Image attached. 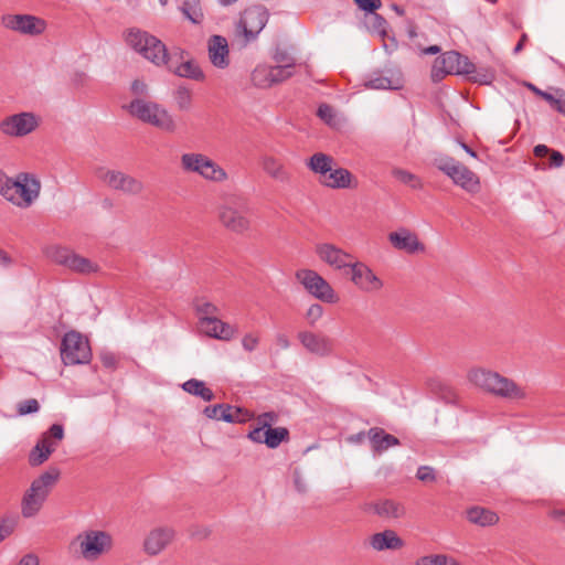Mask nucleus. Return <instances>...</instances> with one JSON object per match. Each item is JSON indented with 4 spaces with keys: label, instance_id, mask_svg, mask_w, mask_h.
Instances as JSON below:
<instances>
[{
    "label": "nucleus",
    "instance_id": "1",
    "mask_svg": "<svg viewBox=\"0 0 565 565\" xmlns=\"http://www.w3.org/2000/svg\"><path fill=\"white\" fill-rule=\"evenodd\" d=\"M126 41L131 49L157 66H166L180 77L193 81L204 79L202 70L193 60L180 62L183 51L177 50L168 53L163 42L145 31L130 29Z\"/></svg>",
    "mask_w": 565,
    "mask_h": 565
},
{
    "label": "nucleus",
    "instance_id": "2",
    "mask_svg": "<svg viewBox=\"0 0 565 565\" xmlns=\"http://www.w3.org/2000/svg\"><path fill=\"white\" fill-rule=\"evenodd\" d=\"M467 379L482 392L507 402L520 403L527 398L524 386L490 369L472 367L468 371Z\"/></svg>",
    "mask_w": 565,
    "mask_h": 565
},
{
    "label": "nucleus",
    "instance_id": "3",
    "mask_svg": "<svg viewBox=\"0 0 565 565\" xmlns=\"http://www.w3.org/2000/svg\"><path fill=\"white\" fill-rule=\"evenodd\" d=\"M125 109L132 117L162 131L173 134L177 130L173 116L158 103L145 98H135L129 105L125 106Z\"/></svg>",
    "mask_w": 565,
    "mask_h": 565
},
{
    "label": "nucleus",
    "instance_id": "4",
    "mask_svg": "<svg viewBox=\"0 0 565 565\" xmlns=\"http://www.w3.org/2000/svg\"><path fill=\"white\" fill-rule=\"evenodd\" d=\"M58 477L60 470L50 468L32 481L21 503V513L24 518H32L38 514Z\"/></svg>",
    "mask_w": 565,
    "mask_h": 565
},
{
    "label": "nucleus",
    "instance_id": "5",
    "mask_svg": "<svg viewBox=\"0 0 565 565\" xmlns=\"http://www.w3.org/2000/svg\"><path fill=\"white\" fill-rule=\"evenodd\" d=\"M252 215L248 199L232 196L221 207L220 221L227 230L241 234L249 230Z\"/></svg>",
    "mask_w": 565,
    "mask_h": 565
},
{
    "label": "nucleus",
    "instance_id": "6",
    "mask_svg": "<svg viewBox=\"0 0 565 565\" xmlns=\"http://www.w3.org/2000/svg\"><path fill=\"white\" fill-rule=\"evenodd\" d=\"M40 181L30 173L21 172L14 180H10L4 190V198L19 207H29L39 198Z\"/></svg>",
    "mask_w": 565,
    "mask_h": 565
},
{
    "label": "nucleus",
    "instance_id": "7",
    "mask_svg": "<svg viewBox=\"0 0 565 565\" xmlns=\"http://www.w3.org/2000/svg\"><path fill=\"white\" fill-rule=\"evenodd\" d=\"M436 167L439 171L451 179L452 183L470 194L480 191V179L472 170L460 161L444 157L436 160Z\"/></svg>",
    "mask_w": 565,
    "mask_h": 565
},
{
    "label": "nucleus",
    "instance_id": "8",
    "mask_svg": "<svg viewBox=\"0 0 565 565\" xmlns=\"http://www.w3.org/2000/svg\"><path fill=\"white\" fill-rule=\"evenodd\" d=\"M46 256L57 265L81 275H90L99 270V266L89 258L81 256L73 249L64 246H49L45 249Z\"/></svg>",
    "mask_w": 565,
    "mask_h": 565
},
{
    "label": "nucleus",
    "instance_id": "9",
    "mask_svg": "<svg viewBox=\"0 0 565 565\" xmlns=\"http://www.w3.org/2000/svg\"><path fill=\"white\" fill-rule=\"evenodd\" d=\"M60 351L65 365L87 364L92 359L88 339L75 330L64 334Z\"/></svg>",
    "mask_w": 565,
    "mask_h": 565
},
{
    "label": "nucleus",
    "instance_id": "10",
    "mask_svg": "<svg viewBox=\"0 0 565 565\" xmlns=\"http://www.w3.org/2000/svg\"><path fill=\"white\" fill-rule=\"evenodd\" d=\"M269 20L268 9L260 4L254 3L245 8L239 15L237 29L244 38V44L254 42L259 33L264 30Z\"/></svg>",
    "mask_w": 565,
    "mask_h": 565
},
{
    "label": "nucleus",
    "instance_id": "11",
    "mask_svg": "<svg viewBox=\"0 0 565 565\" xmlns=\"http://www.w3.org/2000/svg\"><path fill=\"white\" fill-rule=\"evenodd\" d=\"M96 177L109 189L125 195L138 196L145 191V183L141 180L120 170L99 167Z\"/></svg>",
    "mask_w": 565,
    "mask_h": 565
},
{
    "label": "nucleus",
    "instance_id": "12",
    "mask_svg": "<svg viewBox=\"0 0 565 565\" xmlns=\"http://www.w3.org/2000/svg\"><path fill=\"white\" fill-rule=\"evenodd\" d=\"M184 171L193 172L212 182H223L227 179L226 171L215 161L203 153H184L181 157Z\"/></svg>",
    "mask_w": 565,
    "mask_h": 565
},
{
    "label": "nucleus",
    "instance_id": "13",
    "mask_svg": "<svg viewBox=\"0 0 565 565\" xmlns=\"http://www.w3.org/2000/svg\"><path fill=\"white\" fill-rule=\"evenodd\" d=\"M76 542H78L81 554L86 561H96L113 548V537L106 531H86L77 535L73 544Z\"/></svg>",
    "mask_w": 565,
    "mask_h": 565
},
{
    "label": "nucleus",
    "instance_id": "14",
    "mask_svg": "<svg viewBox=\"0 0 565 565\" xmlns=\"http://www.w3.org/2000/svg\"><path fill=\"white\" fill-rule=\"evenodd\" d=\"M296 278L315 298L327 303H335L338 301L339 298L331 285L317 271L300 269L296 273Z\"/></svg>",
    "mask_w": 565,
    "mask_h": 565
},
{
    "label": "nucleus",
    "instance_id": "15",
    "mask_svg": "<svg viewBox=\"0 0 565 565\" xmlns=\"http://www.w3.org/2000/svg\"><path fill=\"white\" fill-rule=\"evenodd\" d=\"M39 126L33 113H19L3 118L0 121V131L8 137H23L31 134Z\"/></svg>",
    "mask_w": 565,
    "mask_h": 565
},
{
    "label": "nucleus",
    "instance_id": "16",
    "mask_svg": "<svg viewBox=\"0 0 565 565\" xmlns=\"http://www.w3.org/2000/svg\"><path fill=\"white\" fill-rule=\"evenodd\" d=\"M1 22L9 30L32 36L42 34L46 28L43 19L31 14H4Z\"/></svg>",
    "mask_w": 565,
    "mask_h": 565
},
{
    "label": "nucleus",
    "instance_id": "17",
    "mask_svg": "<svg viewBox=\"0 0 565 565\" xmlns=\"http://www.w3.org/2000/svg\"><path fill=\"white\" fill-rule=\"evenodd\" d=\"M316 254L320 260L338 270L350 268L354 260V257L351 254L331 243L317 244Z\"/></svg>",
    "mask_w": 565,
    "mask_h": 565
},
{
    "label": "nucleus",
    "instance_id": "18",
    "mask_svg": "<svg viewBox=\"0 0 565 565\" xmlns=\"http://www.w3.org/2000/svg\"><path fill=\"white\" fill-rule=\"evenodd\" d=\"M350 270L351 280L361 290L372 292L377 291L383 287L382 280L365 264L353 260L350 266Z\"/></svg>",
    "mask_w": 565,
    "mask_h": 565
},
{
    "label": "nucleus",
    "instance_id": "19",
    "mask_svg": "<svg viewBox=\"0 0 565 565\" xmlns=\"http://www.w3.org/2000/svg\"><path fill=\"white\" fill-rule=\"evenodd\" d=\"M298 340L303 348L318 356H328L332 354V340L326 335L316 334L310 331H300L297 334Z\"/></svg>",
    "mask_w": 565,
    "mask_h": 565
},
{
    "label": "nucleus",
    "instance_id": "20",
    "mask_svg": "<svg viewBox=\"0 0 565 565\" xmlns=\"http://www.w3.org/2000/svg\"><path fill=\"white\" fill-rule=\"evenodd\" d=\"M174 531L171 527H157L149 532L143 542V551L156 556L160 554L173 540Z\"/></svg>",
    "mask_w": 565,
    "mask_h": 565
},
{
    "label": "nucleus",
    "instance_id": "21",
    "mask_svg": "<svg viewBox=\"0 0 565 565\" xmlns=\"http://www.w3.org/2000/svg\"><path fill=\"white\" fill-rule=\"evenodd\" d=\"M388 241L396 249L404 250L409 254L423 252L425 249V246L418 241L417 235L404 227L390 233Z\"/></svg>",
    "mask_w": 565,
    "mask_h": 565
},
{
    "label": "nucleus",
    "instance_id": "22",
    "mask_svg": "<svg viewBox=\"0 0 565 565\" xmlns=\"http://www.w3.org/2000/svg\"><path fill=\"white\" fill-rule=\"evenodd\" d=\"M209 57L211 63L218 68L230 65L228 43L222 35H212L207 42Z\"/></svg>",
    "mask_w": 565,
    "mask_h": 565
},
{
    "label": "nucleus",
    "instance_id": "23",
    "mask_svg": "<svg viewBox=\"0 0 565 565\" xmlns=\"http://www.w3.org/2000/svg\"><path fill=\"white\" fill-rule=\"evenodd\" d=\"M460 53L456 51H448L438 56L433 65L431 76L434 79H440L449 74H456L459 72Z\"/></svg>",
    "mask_w": 565,
    "mask_h": 565
},
{
    "label": "nucleus",
    "instance_id": "24",
    "mask_svg": "<svg viewBox=\"0 0 565 565\" xmlns=\"http://www.w3.org/2000/svg\"><path fill=\"white\" fill-rule=\"evenodd\" d=\"M204 326H200L203 332L210 337L222 341H230L237 333L236 327L216 319H204Z\"/></svg>",
    "mask_w": 565,
    "mask_h": 565
},
{
    "label": "nucleus",
    "instance_id": "25",
    "mask_svg": "<svg viewBox=\"0 0 565 565\" xmlns=\"http://www.w3.org/2000/svg\"><path fill=\"white\" fill-rule=\"evenodd\" d=\"M370 544L375 551L399 550L404 546V541L393 530H385L375 533L370 539Z\"/></svg>",
    "mask_w": 565,
    "mask_h": 565
},
{
    "label": "nucleus",
    "instance_id": "26",
    "mask_svg": "<svg viewBox=\"0 0 565 565\" xmlns=\"http://www.w3.org/2000/svg\"><path fill=\"white\" fill-rule=\"evenodd\" d=\"M367 437L371 441L373 450L377 454H382L386 451L388 448L398 446L401 444L398 438L391 434H387L381 427L370 428L367 431Z\"/></svg>",
    "mask_w": 565,
    "mask_h": 565
},
{
    "label": "nucleus",
    "instance_id": "27",
    "mask_svg": "<svg viewBox=\"0 0 565 565\" xmlns=\"http://www.w3.org/2000/svg\"><path fill=\"white\" fill-rule=\"evenodd\" d=\"M466 516L470 523L481 527L492 526L499 522L497 512L479 505L469 508Z\"/></svg>",
    "mask_w": 565,
    "mask_h": 565
},
{
    "label": "nucleus",
    "instance_id": "28",
    "mask_svg": "<svg viewBox=\"0 0 565 565\" xmlns=\"http://www.w3.org/2000/svg\"><path fill=\"white\" fill-rule=\"evenodd\" d=\"M374 512L383 519H399L405 515V507L394 500L383 499L373 504Z\"/></svg>",
    "mask_w": 565,
    "mask_h": 565
},
{
    "label": "nucleus",
    "instance_id": "29",
    "mask_svg": "<svg viewBox=\"0 0 565 565\" xmlns=\"http://www.w3.org/2000/svg\"><path fill=\"white\" fill-rule=\"evenodd\" d=\"M352 174L348 169L337 168L328 172V174L320 179V182L331 189H348L351 186Z\"/></svg>",
    "mask_w": 565,
    "mask_h": 565
},
{
    "label": "nucleus",
    "instance_id": "30",
    "mask_svg": "<svg viewBox=\"0 0 565 565\" xmlns=\"http://www.w3.org/2000/svg\"><path fill=\"white\" fill-rule=\"evenodd\" d=\"M262 168L263 170L273 179L279 182H288L290 180V174L286 170L285 166L280 160L273 156H264L262 158Z\"/></svg>",
    "mask_w": 565,
    "mask_h": 565
},
{
    "label": "nucleus",
    "instance_id": "31",
    "mask_svg": "<svg viewBox=\"0 0 565 565\" xmlns=\"http://www.w3.org/2000/svg\"><path fill=\"white\" fill-rule=\"evenodd\" d=\"M365 87L371 89H399L403 87V82L401 76L390 77L385 76L382 73H374L370 76V78L365 82Z\"/></svg>",
    "mask_w": 565,
    "mask_h": 565
},
{
    "label": "nucleus",
    "instance_id": "32",
    "mask_svg": "<svg viewBox=\"0 0 565 565\" xmlns=\"http://www.w3.org/2000/svg\"><path fill=\"white\" fill-rule=\"evenodd\" d=\"M334 160L323 152L312 154L307 163L308 168L323 179L333 167Z\"/></svg>",
    "mask_w": 565,
    "mask_h": 565
},
{
    "label": "nucleus",
    "instance_id": "33",
    "mask_svg": "<svg viewBox=\"0 0 565 565\" xmlns=\"http://www.w3.org/2000/svg\"><path fill=\"white\" fill-rule=\"evenodd\" d=\"M183 391L186 393L199 396L205 402H210L214 398V393L209 388L203 381L191 379L182 384Z\"/></svg>",
    "mask_w": 565,
    "mask_h": 565
},
{
    "label": "nucleus",
    "instance_id": "34",
    "mask_svg": "<svg viewBox=\"0 0 565 565\" xmlns=\"http://www.w3.org/2000/svg\"><path fill=\"white\" fill-rule=\"evenodd\" d=\"M172 98L175 103L178 110L189 111L192 108L193 93L188 86L179 85L172 92Z\"/></svg>",
    "mask_w": 565,
    "mask_h": 565
},
{
    "label": "nucleus",
    "instance_id": "35",
    "mask_svg": "<svg viewBox=\"0 0 565 565\" xmlns=\"http://www.w3.org/2000/svg\"><path fill=\"white\" fill-rule=\"evenodd\" d=\"M223 408L220 413V420L226 423H244L249 418V413L241 407L222 404Z\"/></svg>",
    "mask_w": 565,
    "mask_h": 565
},
{
    "label": "nucleus",
    "instance_id": "36",
    "mask_svg": "<svg viewBox=\"0 0 565 565\" xmlns=\"http://www.w3.org/2000/svg\"><path fill=\"white\" fill-rule=\"evenodd\" d=\"M534 156L537 158H546L548 157V167L550 168H561L564 164L565 158L562 152L557 150H552L545 145H537L534 147Z\"/></svg>",
    "mask_w": 565,
    "mask_h": 565
},
{
    "label": "nucleus",
    "instance_id": "37",
    "mask_svg": "<svg viewBox=\"0 0 565 565\" xmlns=\"http://www.w3.org/2000/svg\"><path fill=\"white\" fill-rule=\"evenodd\" d=\"M180 9L183 15L193 24L203 22L204 13L200 0H184Z\"/></svg>",
    "mask_w": 565,
    "mask_h": 565
},
{
    "label": "nucleus",
    "instance_id": "38",
    "mask_svg": "<svg viewBox=\"0 0 565 565\" xmlns=\"http://www.w3.org/2000/svg\"><path fill=\"white\" fill-rule=\"evenodd\" d=\"M289 439V430L286 427H275L271 426L266 428V436L263 439L264 444L271 449L277 448L282 441H287Z\"/></svg>",
    "mask_w": 565,
    "mask_h": 565
},
{
    "label": "nucleus",
    "instance_id": "39",
    "mask_svg": "<svg viewBox=\"0 0 565 565\" xmlns=\"http://www.w3.org/2000/svg\"><path fill=\"white\" fill-rule=\"evenodd\" d=\"M194 309L199 316L200 326H204V319H216V315L218 313V308L203 298H196L193 302Z\"/></svg>",
    "mask_w": 565,
    "mask_h": 565
},
{
    "label": "nucleus",
    "instance_id": "40",
    "mask_svg": "<svg viewBox=\"0 0 565 565\" xmlns=\"http://www.w3.org/2000/svg\"><path fill=\"white\" fill-rule=\"evenodd\" d=\"M270 66L266 64L257 65L252 72V83L259 88H268L273 86Z\"/></svg>",
    "mask_w": 565,
    "mask_h": 565
},
{
    "label": "nucleus",
    "instance_id": "41",
    "mask_svg": "<svg viewBox=\"0 0 565 565\" xmlns=\"http://www.w3.org/2000/svg\"><path fill=\"white\" fill-rule=\"evenodd\" d=\"M45 441H38L29 455V462L31 466L36 467L42 465L49 459L51 454L54 451L53 446H44Z\"/></svg>",
    "mask_w": 565,
    "mask_h": 565
},
{
    "label": "nucleus",
    "instance_id": "42",
    "mask_svg": "<svg viewBox=\"0 0 565 565\" xmlns=\"http://www.w3.org/2000/svg\"><path fill=\"white\" fill-rule=\"evenodd\" d=\"M392 175L399 182L411 186L412 189L418 190L423 188L422 180L416 174L407 170L395 168L392 170Z\"/></svg>",
    "mask_w": 565,
    "mask_h": 565
},
{
    "label": "nucleus",
    "instance_id": "43",
    "mask_svg": "<svg viewBox=\"0 0 565 565\" xmlns=\"http://www.w3.org/2000/svg\"><path fill=\"white\" fill-rule=\"evenodd\" d=\"M294 67L295 63H286V64H278L276 66H270V75H271V82L273 85L281 83L294 74Z\"/></svg>",
    "mask_w": 565,
    "mask_h": 565
},
{
    "label": "nucleus",
    "instance_id": "44",
    "mask_svg": "<svg viewBox=\"0 0 565 565\" xmlns=\"http://www.w3.org/2000/svg\"><path fill=\"white\" fill-rule=\"evenodd\" d=\"M64 438V428L61 424H53L50 429L44 433L39 441H45L44 446H53L55 449L57 444L55 440H62Z\"/></svg>",
    "mask_w": 565,
    "mask_h": 565
},
{
    "label": "nucleus",
    "instance_id": "45",
    "mask_svg": "<svg viewBox=\"0 0 565 565\" xmlns=\"http://www.w3.org/2000/svg\"><path fill=\"white\" fill-rule=\"evenodd\" d=\"M17 524V515H8L0 519V543L14 532Z\"/></svg>",
    "mask_w": 565,
    "mask_h": 565
},
{
    "label": "nucleus",
    "instance_id": "46",
    "mask_svg": "<svg viewBox=\"0 0 565 565\" xmlns=\"http://www.w3.org/2000/svg\"><path fill=\"white\" fill-rule=\"evenodd\" d=\"M556 93L558 95L557 97L547 93L546 96H544V100H546L554 110L565 115V90L556 89Z\"/></svg>",
    "mask_w": 565,
    "mask_h": 565
},
{
    "label": "nucleus",
    "instance_id": "47",
    "mask_svg": "<svg viewBox=\"0 0 565 565\" xmlns=\"http://www.w3.org/2000/svg\"><path fill=\"white\" fill-rule=\"evenodd\" d=\"M40 404L35 398L22 401L17 406V412L20 416H25L39 412Z\"/></svg>",
    "mask_w": 565,
    "mask_h": 565
},
{
    "label": "nucleus",
    "instance_id": "48",
    "mask_svg": "<svg viewBox=\"0 0 565 565\" xmlns=\"http://www.w3.org/2000/svg\"><path fill=\"white\" fill-rule=\"evenodd\" d=\"M386 25L387 22L382 15L377 13L372 14L369 26L372 31L377 32L384 38L386 35Z\"/></svg>",
    "mask_w": 565,
    "mask_h": 565
},
{
    "label": "nucleus",
    "instance_id": "49",
    "mask_svg": "<svg viewBox=\"0 0 565 565\" xmlns=\"http://www.w3.org/2000/svg\"><path fill=\"white\" fill-rule=\"evenodd\" d=\"M469 78L475 83L484 85L490 84L493 81L494 75L487 68H476V73L470 74Z\"/></svg>",
    "mask_w": 565,
    "mask_h": 565
},
{
    "label": "nucleus",
    "instance_id": "50",
    "mask_svg": "<svg viewBox=\"0 0 565 565\" xmlns=\"http://www.w3.org/2000/svg\"><path fill=\"white\" fill-rule=\"evenodd\" d=\"M416 477L423 482H434L436 481V471L430 466H420L417 469Z\"/></svg>",
    "mask_w": 565,
    "mask_h": 565
},
{
    "label": "nucleus",
    "instance_id": "51",
    "mask_svg": "<svg viewBox=\"0 0 565 565\" xmlns=\"http://www.w3.org/2000/svg\"><path fill=\"white\" fill-rule=\"evenodd\" d=\"M447 555L436 554L430 556H422L416 561V565H445Z\"/></svg>",
    "mask_w": 565,
    "mask_h": 565
},
{
    "label": "nucleus",
    "instance_id": "52",
    "mask_svg": "<svg viewBox=\"0 0 565 565\" xmlns=\"http://www.w3.org/2000/svg\"><path fill=\"white\" fill-rule=\"evenodd\" d=\"M322 315H323L322 306L319 303H313L308 308V310L306 312V318L310 326H315L316 322L322 317Z\"/></svg>",
    "mask_w": 565,
    "mask_h": 565
},
{
    "label": "nucleus",
    "instance_id": "53",
    "mask_svg": "<svg viewBox=\"0 0 565 565\" xmlns=\"http://www.w3.org/2000/svg\"><path fill=\"white\" fill-rule=\"evenodd\" d=\"M354 3L359 7V9L374 14L377 9L381 8V0H353Z\"/></svg>",
    "mask_w": 565,
    "mask_h": 565
},
{
    "label": "nucleus",
    "instance_id": "54",
    "mask_svg": "<svg viewBox=\"0 0 565 565\" xmlns=\"http://www.w3.org/2000/svg\"><path fill=\"white\" fill-rule=\"evenodd\" d=\"M458 68L459 72H457V75L470 76V74L476 73V65L462 54H460Z\"/></svg>",
    "mask_w": 565,
    "mask_h": 565
},
{
    "label": "nucleus",
    "instance_id": "55",
    "mask_svg": "<svg viewBox=\"0 0 565 565\" xmlns=\"http://www.w3.org/2000/svg\"><path fill=\"white\" fill-rule=\"evenodd\" d=\"M317 116L327 124H331L334 119L333 108L328 104H321L318 107Z\"/></svg>",
    "mask_w": 565,
    "mask_h": 565
},
{
    "label": "nucleus",
    "instance_id": "56",
    "mask_svg": "<svg viewBox=\"0 0 565 565\" xmlns=\"http://www.w3.org/2000/svg\"><path fill=\"white\" fill-rule=\"evenodd\" d=\"M130 90L136 98H141L148 95V85L143 81L135 79L131 83Z\"/></svg>",
    "mask_w": 565,
    "mask_h": 565
},
{
    "label": "nucleus",
    "instance_id": "57",
    "mask_svg": "<svg viewBox=\"0 0 565 565\" xmlns=\"http://www.w3.org/2000/svg\"><path fill=\"white\" fill-rule=\"evenodd\" d=\"M259 343V338L254 333H247L242 339V345L245 351L252 352L254 351Z\"/></svg>",
    "mask_w": 565,
    "mask_h": 565
},
{
    "label": "nucleus",
    "instance_id": "58",
    "mask_svg": "<svg viewBox=\"0 0 565 565\" xmlns=\"http://www.w3.org/2000/svg\"><path fill=\"white\" fill-rule=\"evenodd\" d=\"M266 436V427H263L262 425H259L258 427L254 428L253 430H250L247 435V437L254 441V443H257V444H264V438Z\"/></svg>",
    "mask_w": 565,
    "mask_h": 565
},
{
    "label": "nucleus",
    "instance_id": "59",
    "mask_svg": "<svg viewBox=\"0 0 565 565\" xmlns=\"http://www.w3.org/2000/svg\"><path fill=\"white\" fill-rule=\"evenodd\" d=\"M277 420V415L274 412H267L263 413L258 416L257 422L258 425H262L263 427H269L273 423Z\"/></svg>",
    "mask_w": 565,
    "mask_h": 565
},
{
    "label": "nucleus",
    "instance_id": "60",
    "mask_svg": "<svg viewBox=\"0 0 565 565\" xmlns=\"http://www.w3.org/2000/svg\"><path fill=\"white\" fill-rule=\"evenodd\" d=\"M222 404L206 406L203 411L204 415L210 419L220 420V413L222 411Z\"/></svg>",
    "mask_w": 565,
    "mask_h": 565
},
{
    "label": "nucleus",
    "instance_id": "61",
    "mask_svg": "<svg viewBox=\"0 0 565 565\" xmlns=\"http://www.w3.org/2000/svg\"><path fill=\"white\" fill-rule=\"evenodd\" d=\"M39 557L32 553L24 555L18 563V565H39Z\"/></svg>",
    "mask_w": 565,
    "mask_h": 565
},
{
    "label": "nucleus",
    "instance_id": "62",
    "mask_svg": "<svg viewBox=\"0 0 565 565\" xmlns=\"http://www.w3.org/2000/svg\"><path fill=\"white\" fill-rule=\"evenodd\" d=\"M274 60L278 64L295 63L294 58L290 57L286 52H276V54L274 55Z\"/></svg>",
    "mask_w": 565,
    "mask_h": 565
},
{
    "label": "nucleus",
    "instance_id": "63",
    "mask_svg": "<svg viewBox=\"0 0 565 565\" xmlns=\"http://www.w3.org/2000/svg\"><path fill=\"white\" fill-rule=\"evenodd\" d=\"M276 344L279 348L286 350V349H288L290 347V341H289V339H288V337L286 334L279 333V334L276 335Z\"/></svg>",
    "mask_w": 565,
    "mask_h": 565
},
{
    "label": "nucleus",
    "instance_id": "64",
    "mask_svg": "<svg viewBox=\"0 0 565 565\" xmlns=\"http://www.w3.org/2000/svg\"><path fill=\"white\" fill-rule=\"evenodd\" d=\"M524 86L531 90L532 93H534L536 96L541 97L544 99V96H546L547 92L545 90H542L541 88H539L537 86H535L534 84L530 83V82H526L524 83Z\"/></svg>",
    "mask_w": 565,
    "mask_h": 565
}]
</instances>
